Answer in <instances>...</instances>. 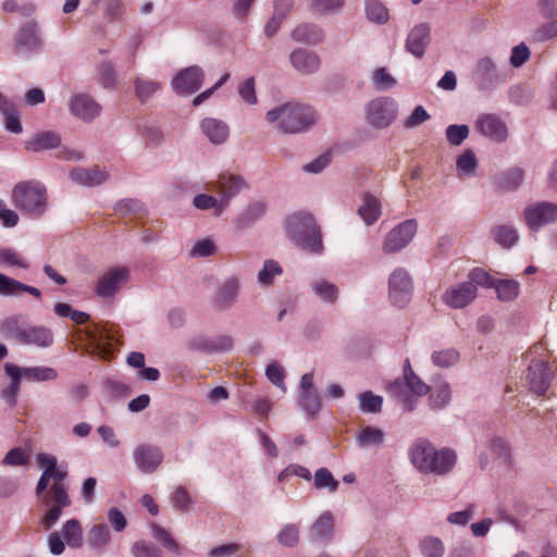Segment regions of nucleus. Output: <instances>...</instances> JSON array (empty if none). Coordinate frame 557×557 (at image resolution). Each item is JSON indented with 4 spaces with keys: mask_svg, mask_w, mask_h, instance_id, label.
<instances>
[{
    "mask_svg": "<svg viewBox=\"0 0 557 557\" xmlns=\"http://www.w3.org/2000/svg\"><path fill=\"white\" fill-rule=\"evenodd\" d=\"M417 222L407 220L393 228L385 238L384 250L395 252L404 248L416 235Z\"/></svg>",
    "mask_w": 557,
    "mask_h": 557,
    "instance_id": "9",
    "label": "nucleus"
},
{
    "mask_svg": "<svg viewBox=\"0 0 557 557\" xmlns=\"http://www.w3.org/2000/svg\"><path fill=\"white\" fill-rule=\"evenodd\" d=\"M527 224L532 230H537L546 223L557 220V205L541 202L530 206L524 211Z\"/></svg>",
    "mask_w": 557,
    "mask_h": 557,
    "instance_id": "11",
    "label": "nucleus"
},
{
    "mask_svg": "<svg viewBox=\"0 0 557 557\" xmlns=\"http://www.w3.org/2000/svg\"><path fill=\"white\" fill-rule=\"evenodd\" d=\"M7 374L11 377V385L3 391L5 400L13 405L20 388L22 377L28 381H50L57 377V371L48 367L20 368L12 363L4 366Z\"/></svg>",
    "mask_w": 557,
    "mask_h": 557,
    "instance_id": "6",
    "label": "nucleus"
},
{
    "mask_svg": "<svg viewBox=\"0 0 557 557\" xmlns=\"http://www.w3.org/2000/svg\"><path fill=\"white\" fill-rule=\"evenodd\" d=\"M475 127L482 135L496 141H503L507 137L506 125L493 114L480 116L475 123Z\"/></svg>",
    "mask_w": 557,
    "mask_h": 557,
    "instance_id": "19",
    "label": "nucleus"
},
{
    "mask_svg": "<svg viewBox=\"0 0 557 557\" xmlns=\"http://www.w3.org/2000/svg\"><path fill=\"white\" fill-rule=\"evenodd\" d=\"M528 380L530 388L537 395H543L548 388V368L543 362H535L530 366Z\"/></svg>",
    "mask_w": 557,
    "mask_h": 557,
    "instance_id": "20",
    "label": "nucleus"
},
{
    "mask_svg": "<svg viewBox=\"0 0 557 557\" xmlns=\"http://www.w3.org/2000/svg\"><path fill=\"white\" fill-rule=\"evenodd\" d=\"M61 535L72 548H79L83 545V530L77 519L67 520L62 525Z\"/></svg>",
    "mask_w": 557,
    "mask_h": 557,
    "instance_id": "26",
    "label": "nucleus"
},
{
    "mask_svg": "<svg viewBox=\"0 0 557 557\" xmlns=\"http://www.w3.org/2000/svg\"><path fill=\"white\" fill-rule=\"evenodd\" d=\"M16 48L22 49H33L39 46V38L36 34L35 25H27L18 32L15 39Z\"/></svg>",
    "mask_w": 557,
    "mask_h": 557,
    "instance_id": "30",
    "label": "nucleus"
},
{
    "mask_svg": "<svg viewBox=\"0 0 557 557\" xmlns=\"http://www.w3.org/2000/svg\"><path fill=\"white\" fill-rule=\"evenodd\" d=\"M467 281L449 287L443 295L444 302L455 309L468 306L475 297V288Z\"/></svg>",
    "mask_w": 557,
    "mask_h": 557,
    "instance_id": "14",
    "label": "nucleus"
},
{
    "mask_svg": "<svg viewBox=\"0 0 557 557\" xmlns=\"http://www.w3.org/2000/svg\"><path fill=\"white\" fill-rule=\"evenodd\" d=\"M280 273L281 268L278 263L273 260H267L258 274V280L260 283L269 285L272 283L273 277Z\"/></svg>",
    "mask_w": 557,
    "mask_h": 557,
    "instance_id": "46",
    "label": "nucleus"
},
{
    "mask_svg": "<svg viewBox=\"0 0 557 557\" xmlns=\"http://www.w3.org/2000/svg\"><path fill=\"white\" fill-rule=\"evenodd\" d=\"M432 359L437 366L449 367L457 361L458 354L455 350H443L435 352Z\"/></svg>",
    "mask_w": 557,
    "mask_h": 557,
    "instance_id": "62",
    "label": "nucleus"
},
{
    "mask_svg": "<svg viewBox=\"0 0 557 557\" xmlns=\"http://www.w3.org/2000/svg\"><path fill=\"white\" fill-rule=\"evenodd\" d=\"M3 327L8 335L24 345L47 348L53 343V333L49 327L36 325L22 329L16 319H8Z\"/></svg>",
    "mask_w": 557,
    "mask_h": 557,
    "instance_id": "7",
    "label": "nucleus"
},
{
    "mask_svg": "<svg viewBox=\"0 0 557 557\" xmlns=\"http://www.w3.org/2000/svg\"><path fill=\"white\" fill-rule=\"evenodd\" d=\"M203 76V71L200 67L190 66L181 71L172 84L178 94L189 95L200 88Z\"/></svg>",
    "mask_w": 557,
    "mask_h": 557,
    "instance_id": "13",
    "label": "nucleus"
},
{
    "mask_svg": "<svg viewBox=\"0 0 557 557\" xmlns=\"http://www.w3.org/2000/svg\"><path fill=\"white\" fill-rule=\"evenodd\" d=\"M29 461V454L22 448L11 449L3 459V465L7 466H25Z\"/></svg>",
    "mask_w": 557,
    "mask_h": 557,
    "instance_id": "49",
    "label": "nucleus"
},
{
    "mask_svg": "<svg viewBox=\"0 0 557 557\" xmlns=\"http://www.w3.org/2000/svg\"><path fill=\"white\" fill-rule=\"evenodd\" d=\"M267 377L270 382L278 387H284L285 373L283 368L277 363H271L265 371Z\"/></svg>",
    "mask_w": 557,
    "mask_h": 557,
    "instance_id": "60",
    "label": "nucleus"
},
{
    "mask_svg": "<svg viewBox=\"0 0 557 557\" xmlns=\"http://www.w3.org/2000/svg\"><path fill=\"white\" fill-rule=\"evenodd\" d=\"M476 166V160L472 151L463 152L457 160V168L459 171L470 174Z\"/></svg>",
    "mask_w": 557,
    "mask_h": 557,
    "instance_id": "58",
    "label": "nucleus"
},
{
    "mask_svg": "<svg viewBox=\"0 0 557 557\" xmlns=\"http://www.w3.org/2000/svg\"><path fill=\"white\" fill-rule=\"evenodd\" d=\"M314 294L325 302H334L338 297V288L329 281L318 280L312 284Z\"/></svg>",
    "mask_w": 557,
    "mask_h": 557,
    "instance_id": "31",
    "label": "nucleus"
},
{
    "mask_svg": "<svg viewBox=\"0 0 557 557\" xmlns=\"http://www.w3.org/2000/svg\"><path fill=\"white\" fill-rule=\"evenodd\" d=\"M132 552L135 557H162L159 548L144 541L136 542L132 547Z\"/></svg>",
    "mask_w": 557,
    "mask_h": 557,
    "instance_id": "50",
    "label": "nucleus"
},
{
    "mask_svg": "<svg viewBox=\"0 0 557 557\" xmlns=\"http://www.w3.org/2000/svg\"><path fill=\"white\" fill-rule=\"evenodd\" d=\"M238 292V282L237 280H228L224 283V285L220 288L216 295V302L225 307L231 304L236 297Z\"/></svg>",
    "mask_w": 557,
    "mask_h": 557,
    "instance_id": "37",
    "label": "nucleus"
},
{
    "mask_svg": "<svg viewBox=\"0 0 557 557\" xmlns=\"http://www.w3.org/2000/svg\"><path fill=\"white\" fill-rule=\"evenodd\" d=\"M468 278L469 280L467 282L472 283L471 285L475 288V290L478 289L479 286L492 287L495 285V282L492 278V276L482 269L472 270Z\"/></svg>",
    "mask_w": 557,
    "mask_h": 557,
    "instance_id": "45",
    "label": "nucleus"
},
{
    "mask_svg": "<svg viewBox=\"0 0 557 557\" xmlns=\"http://www.w3.org/2000/svg\"><path fill=\"white\" fill-rule=\"evenodd\" d=\"M73 181L83 185H99L106 181L107 175L99 170H76L71 173Z\"/></svg>",
    "mask_w": 557,
    "mask_h": 557,
    "instance_id": "29",
    "label": "nucleus"
},
{
    "mask_svg": "<svg viewBox=\"0 0 557 557\" xmlns=\"http://www.w3.org/2000/svg\"><path fill=\"white\" fill-rule=\"evenodd\" d=\"M493 234L495 240L503 247H510L518 240L516 231L508 226H497Z\"/></svg>",
    "mask_w": 557,
    "mask_h": 557,
    "instance_id": "41",
    "label": "nucleus"
},
{
    "mask_svg": "<svg viewBox=\"0 0 557 557\" xmlns=\"http://www.w3.org/2000/svg\"><path fill=\"white\" fill-rule=\"evenodd\" d=\"M529 48L524 44H521L512 49L510 55V64L515 67H520L524 62L529 60Z\"/></svg>",
    "mask_w": 557,
    "mask_h": 557,
    "instance_id": "56",
    "label": "nucleus"
},
{
    "mask_svg": "<svg viewBox=\"0 0 557 557\" xmlns=\"http://www.w3.org/2000/svg\"><path fill=\"white\" fill-rule=\"evenodd\" d=\"M373 84L379 89H388L396 85V79L386 71L385 67H380L374 72Z\"/></svg>",
    "mask_w": 557,
    "mask_h": 557,
    "instance_id": "51",
    "label": "nucleus"
},
{
    "mask_svg": "<svg viewBox=\"0 0 557 557\" xmlns=\"http://www.w3.org/2000/svg\"><path fill=\"white\" fill-rule=\"evenodd\" d=\"M135 87L137 97L141 101H146L159 90L160 85L153 81L137 78L135 82Z\"/></svg>",
    "mask_w": 557,
    "mask_h": 557,
    "instance_id": "40",
    "label": "nucleus"
},
{
    "mask_svg": "<svg viewBox=\"0 0 557 557\" xmlns=\"http://www.w3.org/2000/svg\"><path fill=\"white\" fill-rule=\"evenodd\" d=\"M0 261L9 265L26 269L28 263L17 252L5 249L0 251Z\"/></svg>",
    "mask_w": 557,
    "mask_h": 557,
    "instance_id": "54",
    "label": "nucleus"
},
{
    "mask_svg": "<svg viewBox=\"0 0 557 557\" xmlns=\"http://www.w3.org/2000/svg\"><path fill=\"white\" fill-rule=\"evenodd\" d=\"M240 97L250 104L257 103L255 78H247L239 87Z\"/></svg>",
    "mask_w": 557,
    "mask_h": 557,
    "instance_id": "57",
    "label": "nucleus"
},
{
    "mask_svg": "<svg viewBox=\"0 0 557 557\" xmlns=\"http://www.w3.org/2000/svg\"><path fill=\"white\" fill-rule=\"evenodd\" d=\"M12 202L27 214L41 215L48 205L47 188L36 181L20 182L12 189Z\"/></svg>",
    "mask_w": 557,
    "mask_h": 557,
    "instance_id": "5",
    "label": "nucleus"
},
{
    "mask_svg": "<svg viewBox=\"0 0 557 557\" xmlns=\"http://www.w3.org/2000/svg\"><path fill=\"white\" fill-rule=\"evenodd\" d=\"M411 461L421 472L444 474L454 468L456 454L450 449L437 451L431 443L420 441L411 449Z\"/></svg>",
    "mask_w": 557,
    "mask_h": 557,
    "instance_id": "2",
    "label": "nucleus"
},
{
    "mask_svg": "<svg viewBox=\"0 0 557 557\" xmlns=\"http://www.w3.org/2000/svg\"><path fill=\"white\" fill-rule=\"evenodd\" d=\"M289 61L293 67L302 75L315 73L321 64L318 54L305 49L294 50L289 55Z\"/></svg>",
    "mask_w": 557,
    "mask_h": 557,
    "instance_id": "18",
    "label": "nucleus"
},
{
    "mask_svg": "<svg viewBox=\"0 0 557 557\" xmlns=\"http://www.w3.org/2000/svg\"><path fill=\"white\" fill-rule=\"evenodd\" d=\"M278 541L285 546H294L299 541V529L295 524L286 525L278 534Z\"/></svg>",
    "mask_w": 557,
    "mask_h": 557,
    "instance_id": "52",
    "label": "nucleus"
},
{
    "mask_svg": "<svg viewBox=\"0 0 557 557\" xmlns=\"http://www.w3.org/2000/svg\"><path fill=\"white\" fill-rule=\"evenodd\" d=\"M496 290L498 297L502 300H511L517 297L519 292V284L516 281L511 280H503L499 281L496 285Z\"/></svg>",
    "mask_w": 557,
    "mask_h": 557,
    "instance_id": "42",
    "label": "nucleus"
},
{
    "mask_svg": "<svg viewBox=\"0 0 557 557\" xmlns=\"http://www.w3.org/2000/svg\"><path fill=\"white\" fill-rule=\"evenodd\" d=\"M71 112L83 121H90L100 114V106L88 95L78 94L71 98Z\"/></svg>",
    "mask_w": 557,
    "mask_h": 557,
    "instance_id": "16",
    "label": "nucleus"
},
{
    "mask_svg": "<svg viewBox=\"0 0 557 557\" xmlns=\"http://www.w3.org/2000/svg\"><path fill=\"white\" fill-rule=\"evenodd\" d=\"M429 44V27L425 24L417 25L407 38V49L416 57H422Z\"/></svg>",
    "mask_w": 557,
    "mask_h": 557,
    "instance_id": "21",
    "label": "nucleus"
},
{
    "mask_svg": "<svg viewBox=\"0 0 557 557\" xmlns=\"http://www.w3.org/2000/svg\"><path fill=\"white\" fill-rule=\"evenodd\" d=\"M318 120L315 111L308 104L287 102L267 113V121L278 131L295 134L308 129Z\"/></svg>",
    "mask_w": 557,
    "mask_h": 557,
    "instance_id": "1",
    "label": "nucleus"
},
{
    "mask_svg": "<svg viewBox=\"0 0 557 557\" xmlns=\"http://www.w3.org/2000/svg\"><path fill=\"white\" fill-rule=\"evenodd\" d=\"M216 185L218 191L225 199L224 203L220 205L219 211H221L222 208L226 206L227 200L234 195H236L242 188H244L245 183L240 177L235 176L233 174H222L220 175Z\"/></svg>",
    "mask_w": 557,
    "mask_h": 557,
    "instance_id": "23",
    "label": "nucleus"
},
{
    "mask_svg": "<svg viewBox=\"0 0 557 557\" xmlns=\"http://www.w3.org/2000/svg\"><path fill=\"white\" fill-rule=\"evenodd\" d=\"M421 550L425 557H442L444 545L441 540L430 536L421 542Z\"/></svg>",
    "mask_w": 557,
    "mask_h": 557,
    "instance_id": "43",
    "label": "nucleus"
},
{
    "mask_svg": "<svg viewBox=\"0 0 557 557\" xmlns=\"http://www.w3.org/2000/svg\"><path fill=\"white\" fill-rule=\"evenodd\" d=\"M37 461L40 466L45 467L41 473L37 486L36 495H40L47 490L51 481H65L67 478V470L63 467L58 466L57 458L48 454H39Z\"/></svg>",
    "mask_w": 557,
    "mask_h": 557,
    "instance_id": "8",
    "label": "nucleus"
},
{
    "mask_svg": "<svg viewBox=\"0 0 557 557\" xmlns=\"http://www.w3.org/2000/svg\"><path fill=\"white\" fill-rule=\"evenodd\" d=\"M469 135V128L467 125H450L446 129L447 140L454 145H460Z\"/></svg>",
    "mask_w": 557,
    "mask_h": 557,
    "instance_id": "47",
    "label": "nucleus"
},
{
    "mask_svg": "<svg viewBox=\"0 0 557 557\" xmlns=\"http://www.w3.org/2000/svg\"><path fill=\"white\" fill-rule=\"evenodd\" d=\"M89 339L94 352L99 357L108 359L113 354V346L110 342L113 339V335H111L108 330L101 329L95 332H90Z\"/></svg>",
    "mask_w": 557,
    "mask_h": 557,
    "instance_id": "22",
    "label": "nucleus"
},
{
    "mask_svg": "<svg viewBox=\"0 0 557 557\" xmlns=\"http://www.w3.org/2000/svg\"><path fill=\"white\" fill-rule=\"evenodd\" d=\"M430 391L432 405L434 407H443L449 401L450 392L447 383L438 381L430 387Z\"/></svg>",
    "mask_w": 557,
    "mask_h": 557,
    "instance_id": "36",
    "label": "nucleus"
},
{
    "mask_svg": "<svg viewBox=\"0 0 557 557\" xmlns=\"http://www.w3.org/2000/svg\"><path fill=\"white\" fill-rule=\"evenodd\" d=\"M153 537L160 542L165 548L174 554H180V545L178 543L172 539L169 532L161 527L153 524L151 527Z\"/></svg>",
    "mask_w": 557,
    "mask_h": 557,
    "instance_id": "39",
    "label": "nucleus"
},
{
    "mask_svg": "<svg viewBox=\"0 0 557 557\" xmlns=\"http://www.w3.org/2000/svg\"><path fill=\"white\" fill-rule=\"evenodd\" d=\"M367 17L375 23L383 24L388 20V11L385 5L376 0H369L366 7Z\"/></svg>",
    "mask_w": 557,
    "mask_h": 557,
    "instance_id": "35",
    "label": "nucleus"
},
{
    "mask_svg": "<svg viewBox=\"0 0 557 557\" xmlns=\"http://www.w3.org/2000/svg\"><path fill=\"white\" fill-rule=\"evenodd\" d=\"M343 5V0H313L312 8L315 12L326 14L338 10Z\"/></svg>",
    "mask_w": 557,
    "mask_h": 557,
    "instance_id": "59",
    "label": "nucleus"
},
{
    "mask_svg": "<svg viewBox=\"0 0 557 557\" xmlns=\"http://www.w3.org/2000/svg\"><path fill=\"white\" fill-rule=\"evenodd\" d=\"M128 276L127 268H112L99 278L96 293L100 297H111L127 282Z\"/></svg>",
    "mask_w": 557,
    "mask_h": 557,
    "instance_id": "10",
    "label": "nucleus"
},
{
    "mask_svg": "<svg viewBox=\"0 0 557 557\" xmlns=\"http://www.w3.org/2000/svg\"><path fill=\"white\" fill-rule=\"evenodd\" d=\"M201 128L209 140L213 144H221L228 136L227 126L223 122L214 119L203 120L201 123Z\"/></svg>",
    "mask_w": 557,
    "mask_h": 557,
    "instance_id": "25",
    "label": "nucleus"
},
{
    "mask_svg": "<svg viewBox=\"0 0 557 557\" xmlns=\"http://www.w3.org/2000/svg\"><path fill=\"white\" fill-rule=\"evenodd\" d=\"M557 36V20L552 21L535 32L536 40L544 41Z\"/></svg>",
    "mask_w": 557,
    "mask_h": 557,
    "instance_id": "64",
    "label": "nucleus"
},
{
    "mask_svg": "<svg viewBox=\"0 0 557 557\" xmlns=\"http://www.w3.org/2000/svg\"><path fill=\"white\" fill-rule=\"evenodd\" d=\"M333 531V518L330 513H323L312 527L317 537L330 535Z\"/></svg>",
    "mask_w": 557,
    "mask_h": 557,
    "instance_id": "48",
    "label": "nucleus"
},
{
    "mask_svg": "<svg viewBox=\"0 0 557 557\" xmlns=\"http://www.w3.org/2000/svg\"><path fill=\"white\" fill-rule=\"evenodd\" d=\"M358 213L367 224H372L381 215V203L375 197L366 195Z\"/></svg>",
    "mask_w": 557,
    "mask_h": 557,
    "instance_id": "27",
    "label": "nucleus"
},
{
    "mask_svg": "<svg viewBox=\"0 0 557 557\" xmlns=\"http://www.w3.org/2000/svg\"><path fill=\"white\" fill-rule=\"evenodd\" d=\"M61 144L60 136L54 132H46L37 134L26 143V150L32 152H39L44 150L53 149Z\"/></svg>",
    "mask_w": 557,
    "mask_h": 557,
    "instance_id": "24",
    "label": "nucleus"
},
{
    "mask_svg": "<svg viewBox=\"0 0 557 557\" xmlns=\"http://www.w3.org/2000/svg\"><path fill=\"white\" fill-rule=\"evenodd\" d=\"M395 117L393 103L387 99H375L368 107V119L373 126L386 127Z\"/></svg>",
    "mask_w": 557,
    "mask_h": 557,
    "instance_id": "15",
    "label": "nucleus"
},
{
    "mask_svg": "<svg viewBox=\"0 0 557 557\" xmlns=\"http://www.w3.org/2000/svg\"><path fill=\"white\" fill-rule=\"evenodd\" d=\"M293 37L298 41L318 44L323 39V32L314 26L301 25L293 32Z\"/></svg>",
    "mask_w": 557,
    "mask_h": 557,
    "instance_id": "33",
    "label": "nucleus"
},
{
    "mask_svg": "<svg viewBox=\"0 0 557 557\" xmlns=\"http://www.w3.org/2000/svg\"><path fill=\"white\" fill-rule=\"evenodd\" d=\"M429 117V113L421 106H418L406 120L405 126L408 128L416 127L425 122Z\"/></svg>",
    "mask_w": 557,
    "mask_h": 557,
    "instance_id": "63",
    "label": "nucleus"
},
{
    "mask_svg": "<svg viewBox=\"0 0 557 557\" xmlns=\"http://www.w3.org/2000/svg\"><path fill=\"white\" fill-rule=\"evenodd\" d=\"M359 408L362 412L377 413L382 409L383 398L372 392H363L359 395Z\"/></svg>",
    "mask_w": 557,
    "mask_h": 557,
    "instance_id": "32",
    "label": "nucleus"
},
{
    "mask_svg": "<svg viewBox=\"0 0 557 557\" xmlns=\"http://www.w3.org/2000/svg\"><path fill=\"white\" fill-rule=\"evenodd\" d=\"M411 290V282L408 274L403 270L393 272L389 278V298L397 305L403 306Z\"/></svg>",
    "mask_w": 557,
    "mask_h": 557,
    "instance_id": "17",
    "label": "nucleus"
},
{
    "mask_svg": "<svg viewBox=\"0 0 557 557\" xmlns=\"http://www.w3.org/2000/svg\"><path fill=\"white\" fill-rule=\"evenodd\" d=\"M110 541V531L104 524L95 525L88 533V543L94 548H102Z\"/></svg>",
    "mask_w": 557,
    "mask_h": 557,
    "instance_id": "34",
    "label": "nucleus"
},
{
    "mask_svg": "<svg viewBox=\"0 0 557 557\" xmlns=\"http://www.w3.org/2000/svg\"><path fill=\"white\" fill-rule=\"evenodd\" d=\"M302 406L311 414H315L320 409V399L315 391L302 393Z\"/></svg>",
    "mask_w": 557,
    "mask_h": 557,
    "instance_id": "61",
    "label": "nucleus"
},
{
    "mask_svg": "<svg viewBox=\"0 0 557 557\" xmlns=\"http://www.w3.org/2000/svg\"><path fill=\"white\" fill-rule=\"evenodd\" d=\"M153 537L160 542L165 548L174 554H180V545L178 543L172 539L169 532L161 527L153 524L151 527Z\"/></svg>",
    "mask_w": 557,
    "mask_h": 557,
    "instance_id": "38",
    "label": "nucleus"
},
{
    "mask_svg": "<svg viewBox=\"0 0 557 557\" xmlns=\"http://www.w3.org/2000/svg\"><path fill=\"white\" fill-rule=\"evenodd\" d=\"M405 377L406 384L412 393L422 395L430 391V387H428L410 369L409 372L405 373Z\"/></svg>",
    "mask_w": 557,
    "mask_h": 557,
    "instance_id": "55",
    "label": "nucleus"
},
{
    "mask_svg": "<svg viewBox=\"0 0 557 557\" xmlns=\"http://www.w3.org/2000/svg\"><path fill=\"white\" fill-rule=\"evenodd\" d=\"M134 460L141 472L152 473L161 465L163 455L158 447L139 445L134 450Z\"/></svg>",
    "mask_w": 557,
    "mask_h": 557,
    "instance_id": "12",
    "label": "nucleus"
},
{
    "mask_svg": "<svg viewBox=\"0 0 557 557\" xmlns=\"http://www.w3.org/2000/svg\"><path fill=\"white\" fill-rule=\"evenodd\" d=\"M22 283L0 274V295L13 296L21 293Z\"/></svg>",
    "mask_w": 557,
    "mask_h": 557,
    "instance_id": "53",
    "label": "nucleus"
},
{
    "mask_svg": "<svg viewBox=\"0 0 557 557\" xmlns=\"http://www.w3.org/2000/svg\"><path fill=\"white\" fill-rule=\"evenodd\" d=\"M37 497L45 506L40 524L48 531L59 521L63 509L71 506L69 486L65 481H51L47 490Z\"/></svg>",
    "mask_w": 557,
    "mask_h": 557,
    "instance_id": "4",
    "label": "nucleus"
},
{
    "mask_svg": "<svg viewBox=\"0 0 557 557\" xmlns=\"http://www.w3.org/2000/svg\"><path fill=\"white\" fill-rule=\"evenodd\" d=\"M314 485L317 488L326 487L331 492H334L338 486V482L327 469L321 468L314 474Z\"/></svg>",
    "mask_w": 557,
    "mask_h": 557,
    "instance_id": "44",
    "label": "nucleus"
},
{
    "mask_svg": "<svg viewBox=\"0 0 557 557\" xmlns=\"http://www.w3.org/2000/svg\"><path fill=\"white\" fill-rule=\"evenodd\" d=\"M286 230L297 245L313 252L322 250L321 233L310 213L297 212L290 215L286 220Z\"/></svg>",
    "mask_w": 557,
    "mask_h": 557,
    "instance_id": "3",
    "label": "nucleus"
},
{
    "mask_svg": "<svg viewBox=\"0 0 557 557\" xmlns=\"http://www.w3.org/2000/svg\"><path fill=\"white\" fill-rule=\"evenodd\" d=\"M384 432L381 429L373 426H366L360 430L356 440L359 446H377L384 441Z\"/></svg>",
    "mask_w": 557,
    "mask_h": 557,
    "instance_id": "28",
    "label": "nucleus"
}]
</instances>
